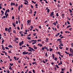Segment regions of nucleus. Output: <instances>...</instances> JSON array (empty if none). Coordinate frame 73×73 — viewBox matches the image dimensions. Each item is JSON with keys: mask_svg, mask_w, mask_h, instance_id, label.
I'll return each mask as SVG.
<instances>
[{"mask_svg": "<svg viewBox=\"0 0 73 73\" xmlns=\"http://www.w3.org/2000/svg\"><path fill=\"white\" fill-rule=\"evenodd\" d=\"M5 31H8L9 33H10L12 31V28L11 27H10L9 29L6 27L5 28Z\"/></svg>", "mask_w": 73, "mask_h": 73, "instance_id": "1", "label": "nucleus"}, {"mask_svg": "<svg viewBox=\"0 0 73 73\" xmlns=\"http://www.w3.org/2000/svg\"><path fill=\"white\" fill-rule=\"evenodd\" d=\"M28 48L30 49L28 50V51L31 52H32V51H35V49L33 48H32L30 47H29Z\"/></svg>", "mask_w": 73, "mask_h": 73, "instance_id": "2", "label": "nucleus"}, {"mask_svg": "<svg viewBox=\"0 0 73 73\" xmlns=\"http://www.w3.org/2000/svg\"><path fill=\"white\" fill-rule=\"evenodd\" d=\"M23 44H24V41L22 40L21 42H20L19 43L20 46H22V45H23Z\"/></svg>", "mask_w": 73, "mask_h": 73, "instance_id": "3", "label": "nucleus"}, {"mask_svg": "<svg viewBox=\"0 0 73 73\" xmlns=\"http://www.w3.org/2000/svg\"><path fill=\"white\" fill-rule=\"evenodd\" d=\"M70 53H73V50L71 48H70Z\"/></svg>", "mask_w": 73, "mask_h": 73, "instance_id": "4", "label": "nucleus"}, {"mask_svg": "<svg viewBox=\"0 0 73 73\" xmlns=\"http://www.w3.org/2000/svg\"><path fill=\"white\" fill-rule=\"evenodd\" d=\"M11 6H12L13 5H15V3L11 2Z\"/></svg>", "mask_w": 73, "mask_h": 73, "instance_id": "5", "label": "nucleus"}, {"mask_svg": "<svg viewBox=\"0 0 73 73\" xmlns=\"http://www.w3.org/2000/svg\"><path fill=\"white\" fill-rule=\"evenodd\" d=\"M7 13V12H5V15L7 16H8V14Z\"/></svg>", "mask_w": 73, "mask_h": 73, "instance_id": "6", "label": "nucleus"}, {"mask_svg": "<svg viewBox=\"0 0 73 73\" xmlns=\"http://www.w3.org/2000/svg\"><path fill=\"white\" fill-rule=\"evenodd\" d=\"M53 13H54V12L52 11V12L51 13V14L50 15L51 16H53V15H54V14H53Z\"/></svg>", "mask_w": 73, "mask_h": 73, "instance_id": "7", "label": "nucleus"}, {"mask_svg": "<svg viewBox=\"0 0 73 73\" xmlns=\"http://www.w3.org/2000/svg\"><path fill=\"white\" fill-rule=\"evenodd\" d=\"M22 53L23 54H27V52H26V51H24L22 52Z\"/></svg>", "mask_w": 73, "mask_h": 73, "instance_id": "8", "label": "nucleus"}, {"mask_svg": "<svg viewBox=\"0 0 73 73\" xmlns=\"http://www.w3.org/2000/svg\"><path fill=\"white\" fill-rule=\"evenodd\" d=\"M8 47L9 48H13V46H12L11 45H9L8 46Z\"/></svg>", "mask_w": 73, "mask_h": 73, "instance_id": "9", "label": "nucleus"}, {"mask_svg": "<svg viewBox=\"0 0 73 73\" xmlns=\"http://www.w3.org/2000/svg\"><path fill=\"white\" fill-rule=\"evenodd\" d=\"M62 18H64V16H65V15L64 14H62Z\"/></svg>", "mask_w": 73, "mask_h": 73, "instance_id": "10", "label": "nucleus"}, {"mask_svg": "<svg viewBox=\"0 0 73 73\" xmlns=\"http://www.w3.org/2000/svg\"><path fill=\"white\" fill-rule=\"evenodd\" d=\"M71 27V25H68L67 27H66V28L67 29H68V28H70V27Z\"/></svg>", "mask_w": 73, "mask_h": 73, "instance_id": "11", "label": "nucleus"}, {"mask_svg": "<svg viewBox=\"0 0 73 73\" xmlns=\"http://www.w3.org/2000/svg\"><path fill=\"white\" fill-rule=\"evenodd\" d=\"M10 11L9 9H8L6 10L5 12H8L9 13Z\"/></svg>", "mask_w": 73, "mask_h": 73, "instance_id": "12", "label": "nucleus"}, {"mask_svg": "<svg viewBox=\"0 0 73 73\" xmlns=\"http://www.w3.org/2000/svg\"><path fill=\"white\" fill-rule=\"evenodd\" d=\"M52 57L53 59H54V54H52Z\"/></svg>", "mask_w": 73, "mask_h": 73, "instance_id": "13", "label": "nucleus"}, {"mask_svg": "<svg viewBox=\"0 0 73 73\" xmlns=\"http://www.w3.org/2000/svg\"><path fill=\"white\" fill-rule=\"evenodd\" d=\"M30 12H29V13H31V14H32V9H31L30 11Z\"/></svg>", "mask_w": 73, "mask_h": 73, "instance_id": "14", "label": "nucleus"}, {"mask_svg": "<svg viewBox=\"0 0 73 73\" xmlns=\"http://www.w3.org/2000/svg\"><path fill=\"white\" fill-rule=\"evenodd\" d=\"M31 41H33L34 42H37V40H31Z\"/></svg>", "mask_w": 73, "mask_h": 73, "instance_id": "15", "label": "nucleus"}, {"mask_svg": "<svg viewBox=\"0 0 73 73\" xmlns=\"http://www.w3.org/2000/svg\"><path fill=\"white\" fill-rule=\"evenodd\" d=\"M46 40L45 41V42H48V41H49V40H48V38H46Z\"/></svg>", "mask_w": 73, "mask_h": 73, "instance_id": "16", "label": "nucleus"}, {"mask_svg": "<svg viewBox=\"0 0 73 73\" xmlns=\"http://www.w3.org/2000/svg\"><path fill=\"white\" fill-rule=\"evenodd\" d=\"M49 50H50V52H52V50H53V49H52L51 48H50Z\"/></svg>", "mask_w": 73, "mask_h": 73, "instance_id": "17", "label": "nucleus"}, {"mask_svg": "<svg viewBox=\"0 0 73 73\" xmlns=\"http://www.w3.org/2000/svg\"><path fill=\"white\" fill-rule=\"evenodd\" d=\"M31 38L29 36L27 37V39H28V40H31Z\"/></svg>", "mask_w": 73, "mask_h": 73, "instance_id": "18", "label": "nucleus"}, {"mask_svg": "<svg viewBox=\"0 0 73 73\" xmlns=\"http://www.w3.org/2000/svg\"><path fill=\"white\" fill-rule=\"evenodd\" d=\"M13 27H16V24L15 23H13Z\"/></svg>", "mask_w": 73, "mask_h": 73, "instance_id": "19", "label": "nucleus"}, {"mask_svg": "<svg viewBox=\"0 0 73 73\" xmlns=\"http://www.w3.org/2000/svg\"><path fill=\"white\" fill-rule=\"evenodd\" d=\"M13 32L15 34H16V31L15 30H13Z\"/></svg>", "mask_w": 73, "mask_h": 73, "instance_id": "20", "label": "nucleus"}, {"mask_svg": "<svg viewBox=\"0 0 73 73\" xmlns=\"http://www.w3.org/2000/svg\"><path fill=\"white\" fill-rule=\"evenodd\" d=\"M45 57H48V54H47V53H46L45 54Z\"/></svg>", "mask_w": 73, "mask_h": 73, "instance_id": "21", "label": "nucleus"}, {"mask_svg": "<svg viewBox=\"0 0 73 73\" xmlns=\"http://www.w3.org/2000/svg\"><path fill=\"white\" fill-rule=\"evenodd\" d=\"M57 59L58 58H57L55 57L54 60H55V61H57Z\"/></svg>", "mask_w": 73, "mask_h": 73, "instance_id": "22", "label": "nucleus"}, {"mask_svg": "<svg viewBox=\"0 0 73 73\" xmlns=\"http://www.w3.org/2000/svg\"><path fill=\"white\" fill-rule=\"evenodd\" d=\"M9 65H11V66H13V64H12L11 63H10Z\"/></svg>", "mask_w": 73, "mask_h": 73, "instance_id": "23", "label": "nucleus"}, {"mask_svg": "<svg viewBox=\"0 0 73 73\" xmlns=\"http://www.w3.org/2000/svg\"><path fill=\"white\" fill-rule=\"evenodd\" d=\"M65 53H66V54H69V53L67 52V51H65Z\"/></svg>", "mask_w": 73, "mask_h": 73, "instance_id": "24", "label": "nucleus"}, {"mask_svg": "<svg viewBox=\"0 0 73 73\" xmlns=\"http://www.w3.org/2000/svg\"><path fill=\"white\" fill-rule=\"evenodd\" d=\"M27 23L28 24H29V23H30V20H28L27 21Z\"/></svg>", "mask_w": 73, "mask_h": 73, "instance_id": "25", "label": "nucleus"}, {"mask_svg": "<svg viewBox=\"0 0 73 73\" xmlns=\"http://www.w3.org/2000/svg\"><path fill=\"white\" fill-rule=\"evenodd\" d=\"M36 64V62H34L32 63L33 65H35V64Z\"/></svg>", "mask_w": 73, "mask_h": 73, "instance_id": "26", "label": "nucleus"}, {"mask_svg": "<svg viewBox=\"0 0 73 73\" xmlns=\"http://www.w3.org/2000/svg\"><path fill=\"white\" fill-rule=\"evenodd\" d=\"M50 11V9H48L47 10V12L48 13H49V11Z\"/></svg>", "mask_w": 73, "mask_h": 73, "instance_id": "27", "label": "nucleus"}, {"mask_svg": "<svg viewBox=\"0 0 73 73\" xmlns=\"http://www.w3.org/2000/svg\"><path fill=\"white\" fill-rule=\"evenodd\" d=\"M71 46L72 48H73V43H71Z\"/></svg>", "mask_w": 73, "mask_h": 73, "instance_id": "28", "label": "nucleus"}, {"mask_svg": "<svg viewBox=\"0 0 73 73\" xmlns=\"http://www.w3.org/2000/svg\"><path fill=\"white\" fill-rule=\"evenodd\" d=\"M27 54H28L29 55V54H31V53L29 52H27Z\"/></svg>", "mask_w": 73, "mask_h": 73, "instance_id": "29", "label": "nucleus"}, {"mask_svg": "<svg viewBox=\"0 0 73 73\" xmlns=\"http://www.w3.org/2000/svg\"><path fill=\"white\" fill-rule=\"evenodd\" d=\"M69 11H70V13H72V10H71V9H69Z\"/></svg>", "mask_w": 73, "mask_h": 73, "instance_id": "30", "label": "nucleus"}, {"mask_svg": "<svg viewBox=\"0 0 73 73\" xmlns=\"http://www.w3.org/2000/svg\"><path fill=\"white\" fill-rule=\"evenodd\" d=\"M36 42H33L32 43V45H34V44H36Z\"/></svg>", "mask_w": 73, "mask_h": 73, "instance_id": "31", "label": "nucleus"}, {"mask_svg": "<svg viewBox=\"0 0 73 73\" xmlns=\"http://www.w3.org/2000/svg\"><path fill=\"white\" fill-rule=\"evenodd\" d=\"M53 25H56V23L55 22H54V23H53Z\"/></svg>", "mask_w": 73, "mask_h": 73, "instance_id": "32", "label": "nucleus"}, {"mask_svg": "<svg viewBox=\"0 0 73 73\" xmlns=\"http://www.w3.org/2000/svg\"><path fill=\"white\" fill-rule=\"evenodd\" d=\"M1 12L2 13V14H4V11L3 10H1Z\"/></svg>", "mask_w": 73, "mask_h": 73, "instance_id": "33", "label": "nucleus"}, {"mask_svg": "<svg viewBox=\"0 0 73 73\" xmlns=\"http://www.w3.org/2000/svg\"><path fill=\"white\" fill-rule=\"evenodd\" d=\"M57 6L58 8H60V4H58Z\"/></svg>", "mask_w": 73, "mask_h": 73, "instance_id": "34", "label": "nucleus"}, {"mask_svg": "<svg viewBox=\"0 0 73 73\" xmlns=\"http://www.w3.org/2000/svg\"><path fill=\"white\" fill-rule=\"evenodd\" d=\"M4 42V40H3L2 41V44H3V43Z\"/></svg>", "mask_w": 73, "mask_h": 73, "instance_id": "35", "label": "nucleus"}, {"mask_svg": "<svg viewBox=\"0 0 73 73\" xmlns=\"http://www.w3.org/2000/svg\"><path fill=\"white\" fill-rule=\"evenodd\" d=\"M5 48L6 49H7L8 50L9 49V48H8V47H5Z\"/></svg>", "mask_w": 73, "mask_h": 73, "instance_id": "36", "label": "nucleus"}, {"mask_svg": "<svg viewBox=\"0 0 73 73\" xmlns=\"http://www.w3.org/2000/svg\"><path fill=\"white\" fill-rule=\"evenodd\" d=\"M72 29H73V28H70L69 29V31H72Z\"/></svg>", "mask_w": 73, "mask_h": 73, "instance_id": "37", "label": "nucleus"}, {"mask_svg": "<svg viewBox=\"0 0 73 73\" xmlns=\"http://www.w3.org/2000/svg\"><path fill=\"white\" fill-rule=\"evenodd\" d=\"M2 49L3 50H5V48H4V47H2Z\"/></svg>", "mask_w": 73, "mask_h": 73, "instance_id": "38", "label": "nucleus"}, {"mask_svg": "<svg viewBox=\"0 0 73 73\" xmlns=\"http://www.w3.org/2000/svg\"><path fill=\"white\" fill-rule=\"evenodd\" d=\"M56 16L57 17H58L59 15H58V13H57L56 14Z\"/></svg>", "mask_w": 73, "mask_h": 73, "instance_id": "39", "label": "nucleus"}, {"mask_svg": "<svg viewBox=\"0 0 73 73\" xmlns=\"http://www.w3.org/2000/svg\"><path fill=\"white\" fill-rule=\"evenodd\" d=\"M14 58L15 60H17V57H14Z\"/></svg>", "mask_w": 73, "mask_h": 73, "instance_id": "40", "label": "nucleus"}, {"mask_svg": "<svg viewBox=\"0 0 73 73\" xmlns=\"http://www.w3.org/2000/svg\"><path fill=\"white\" fill-rule=\"evenodd\" d=\"M69 56H73V55L72 54H69Z\"/></svg>", "mask_w": 73, "mask_h": 73, "instance_id": "41", "label": "nucleus"}, {"mask_svg": "<svg viewBox=\"0 0 73 73\" xmlns=\"http://www.w3.org/2000/svg\"><path fill=\"white\" fill-rule=\"evenodd\" d=\"M10 67L9 68V69H10V70H11V69L12 68L11 67V66H9Z\"/></svg>", "mask_w": 73, "mask_h": 73, "instance_id": "42", "label": "nucleus"}, {"mask_svg": "<svg viewBox=\"0 0 73 73\" xmlns=\"http://www.w3.org/2000/svg\"><path fill=\"white\" fill-rule=\"evenodd\" d=\"M23 4H21V5L20 6V7H21V8H23Z\"/></svg>", "mask_w": 73, "mask_h": 73, "instance_id": "43", "label": "nucleus"}, {"mask_svg": "<svg viewBox=\"0 0 73 73\" xmlns=\"http://www.w3.org/2000/svg\"><path fill=\"white\" fill-rule=\"evenodd\" d=\"M45 60L46 62H48V60L47 59H45Z\"/></svg>", "mask_w": 73, "mask_h": 73, "instance_id": "44", "label": "nucleus"}, {"mask_svg": "<svg viewBox=\"0 0 73 73\" xmlns=\"http://www.w3.org/2000/svg\"><path fill=\"white\" fill-rule=\"evenodd\" d=\"M60 44L62 46H63V45L62 43H60Z\"/></svg>", "mask_w": 73, "mask_h": 73, "instance_id": "45", "label": "nucleus"}, {"mask_svg": "<svg viewBox=\"0 0 73 73\" xmlns=\"http://www.w3.org/2000/svg\"><path fill=\"white\" fill-rule=\"evenodd\" d=\"M7 56L9 59H10L11 58V56H9V55H8Z\"/></svg>", "mask_w": 73, "mask_h": 73, "instance_id": "46", "label": "nucleus"}, {"mask_svg": "<svg viewBox=\"0 0 73 73\" xmlns=\"http://www.w3.org/2000/svg\"><path fill=\"white\" fill-rule=\"evenodd\" d=\"M18 62L19 63H21V60H20L18 61Z\"/></svg>", "mask_w": 73, "mask_h": 73, "instance_id": "47", "label": "nucleus"}, {"mask_svg": "<svg viewBox=\"0 0 73 73\" xmlns=\"http://www.w3.org/2000/svg\"><path fill=\"white\" fill-rule=\"evenodd\" d=\"M51 65H54V63L51 62Z\"/></svg>", "mask_w": 73, "mask_h": 73, "instance_id": "48", "label": "nucleus"}, {"mask_svg": "<svg viewBox=\"0 0 73 73\" xmlns=\"http://www.w3.org/2000/svg\"><path fill=\"white\" fill-rule=\"evenodd\" d=\"M15 39H16L17 40H19V38H18L15 37Z\"/></svg>", "mask_w": 73, "mask_h": 73, "instance_id": "49", "label": "nucleus"}, {"mask_svg": "<svg viewBox=\"0 0 73 73\" xmlns=\"http://www.w3.org/2000/svg\"><path fill=\"white\" fill-rule=\"evenodd\" d=\"M61 39H57V41H61Z\"/></svg>", "mask_w": 73, "mask_h": 73, "instance_id": "50", "label": "nucleus"}, {"mask_svg": "<svg viewBox=\"0 0 73 73\" xmlns=\"http://www.w3.org/2000/svg\"><path fill=\"white\" fill-rule=\"evenodd\" d=\"M33 73H35V70L33 69Z\"/></svg>", "mask_w": 73, "mask_h": 73, "instance_id": "51", "label": "nucleus"}, {"mask_svg": "<svg viewBox=\"0 0 73 73\" xmlns=\"http://www.w3.org/2000/svg\"><path fill=\"white\" fill-rule=\"evenodd\" d=\"M66 50H69V48H68V47H66Z\"/></svg>", "mask_w": 73, "mask_h": 73, "instance_id": "52", "label": "nucleus"}, {"mask_svg": "<svg viewBox=\"0 0 73 73\" xmlns=\"http://www.w3.org/2000/svg\"><path fill=\"white\" fill-rule=\"evenodd\" d=\"M41 41V39H39V40H37L38 42L39 41Z\"/></svg>", "mask_w": 73, "mask_h": 73, "instance_id": "53", "label": "nucleus"}, {"mask_svg": "<svg viewBox=\"0 0 73 73\" xmlns=\"http://www.w3.org/2000/svg\"><path fill=\"white\" fill-rule=\"evenodd\" d=\"M24 1H25V2H27V3H28V1L26 0H25Z\"/></svg>", "mask_w": 73, "mask_h": 73, "instance_id": "54", "label": "nucleus"}, {"mask_svg": "<svg viewBox=\"0 0 73 73\" xmlns=\"http://www.w3.org/2000/svg\"><path fill=\"white\" fill-rule=\"evenodd\" d=\"M65 33H70V32H69V31H65Z\"/></svg>", "mask_w": 73, "mask_h": 73, "instance_id": "55", "label": "nucleus"}, {"mask_svg": "<svg viewBox=\"0 0 73 73\" xmlns=\"http://www.w3.org/2000/svg\"><path fill=\"white\" fill-rule=\"evenodd\" d=\"M72 70L71 69V68H70V72H72Z\"/></svg>", "mask_w": 73, "mask_h": 73, "instance_id": "56", "label": "nucleus"}, {"mask_svg": "<svg viewBox=\"0 0 73 73\" xmlns=\"http://www.w3.org/2000/svg\"><path fill=\"white\" fill-rule=\"evenodd\" d=\"M59 48H60V49H62L63 48L61 47H59Z\"/></svg>", "mask_w": 73, "mask_h": 73, "instance_id": "57", "label": "nucleus"}, {"mask_svg": "<svg viewBox=\"0 0 73 73\" xmlns=\"http://www.w3.org/2000/svg\"><path fill=\"white\" fill-rule=\"evenodd\" d=\"M34 48L35 49H37V47H35Z\"/></svg>", "mask_w": 73, "mask_h": 73, "instance_id": "58", "label": "nucleus"}, {"mask_svg": "<svg viewBox=\"0 0 73 73\" xmlns=\"http://www.w3.org/2000/svg\"><path fill=\"white\" fill-rule=\"evenodd\" d=\"M42 50H44V47H42Z\"/></svg>", "mask_w": 73, "mask_h": 73, "instance_id": "59", "label": "nucleus"}, {"mask_svg": "<svg viewBox=\"0 0 73 73\" xmlns=\"http://www.w3.org/2000/svg\"><path fill=\"white\" fill-rule=\"evenodd\" d=\"M67 24H68V25L70 24V23H69V21H67Z\"/></svg>", "mask_w": 73, "mask_h": 73, "instance_id": "60", "label": "nucleus"}, {"mask_svg": "<svg viewBox=\"0 0 73 73\" xmlns=\"http://www.w3.org/2000/svg\"><path fill=\"white\" fill-rule=\"evenodd\" d=\"M22 33H23V31H21V32L19 31V33L20 34H21Z\"/></svg>", "mask_w": 73, "mask_h": 73, "instance_id": "61", "label": "nucleus"}, {"mask_svg": "<svg viewBox=\"0 0 73 73\" xmlns=\"http://www.w3.org/2000/svg\"><path fill=\"white\" fill-rule=\"evenodd\" d=\"M41 71L42 73H44V71L42 69Z\"/></svg>", "mask_w": 73, "mask_h": 73, "instance_id": "62", "label": "nucleus"}, {"mask_svg": "<svg viewBox=\"0 0 73 73\" xmlns=\"http://www.w3.org/2000/svg\"><path fill=\"white\" fill-rule=\"evenodd\" d=\"M63 37H64L63 36H62L60 38V39H62V38H63Z\"/></svg>", "mask_w": 73, "mask_h": 73, "instance_id": "63", "label": "nucleus"}, {"mask_svg": "<svg viewBox=\"0 0 73 73\" xmlns=\"http://www.w3.org/2000/svg\"><path fill=\"white\" fill-rule=\"evenodd\" d=\"M18 6V4L17 3L16 4L15 7H17Z\"/></svg>", "mask_w": 73, "mask_h": 73, "instance_id": "64", "label": "nucleus"}]
</instances>
